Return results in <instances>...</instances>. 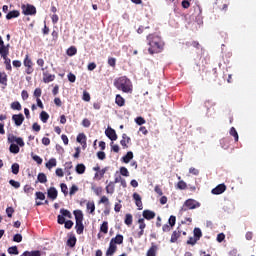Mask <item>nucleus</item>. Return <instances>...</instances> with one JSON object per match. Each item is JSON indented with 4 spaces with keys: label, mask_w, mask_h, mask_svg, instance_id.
<instances>
[{
    "label": "nucleus",
    "mask_w": 256,
    "mask_h": 256,
    "mask_svg": "<svg viewBox=\"0 0 256 256\" xmlns=\"http://www.w3.org/2000/svg\"><path fill=\"white\" fill-rule=\"evenodd\" d=\"M19 15H21V12H19L18 10H13L10 11L7 15H6V19L9 21L11 19H17V17H19Z\"/></svg>",
    "instance_id": "obj_22"
},
{
    "label": "nucleus",
    "mask_w": 256,
    "mask_h": 256,
    "mask_svg": "<svg viewBox=\"0 0 256 256\" xmlns=\"http://www.w3.org/2000/svg\"><path fill=\"white\" fill-rule=\"evenodd\" d=\"M225 191H227V186L225 184H219L212 189L211 193L212 195H222V193H225Z\"/></svg>",
    "instance_id": "obj_9"
},
{
    "label": "nucleus",
    "mask_w": 256,
    "mask_h": 256,
    "mask_svg": "<svg viewBox=\"0 0 256 256\" xmlns=\"http://www.w3.org/2000/svg\"><path fill=\"white\" fill-rule=\"evenodd\" d=\"M177 189H180L181 191H184L185 189H187V183L183 180H180L177 183Z\"/></svg>",
    "instance_id": "obj_43"
},
{
    "label": "nucleus",
    "mask_w": 256,
    "mask_h": 256,
    "mask_svg": "<svg viewBox=\"0 0 256 256\" xmlns=\"http://www.w3.org/2000/svg\"><path fill=\"white\" fill-rule=\"evenodd\" d=\"M124 223H125V225H128V227H131V225H133V215L126 214Z\"/></svg>",
    "instance_id": "obj_32"
},
{
    "label": "nucleus",
    "mask_w": 256,
    "mask_h": 256,
    "mask_svg": "<svg viewBox=\"0 0 256 256\" xmlns=\"http://www.w3.org/2000/svg\"><path fill=\"white\" fill-rule=\"evenodd\" d=\"M106 137L110 139V141H117V132L113 128H107L105 131Z\"/></svg>",
    "instance_id": "obj_10"
},
{
    "label": "nucleus",
    "mask_w": 256,
    "mask_h": 256,
    "mask_svg": "<svg viewBox=\"0 0 256 256\" xmlns=\"http://www.w3.org/2000/svg\"><path fill=\"white\" fill-rule=\"evenodd\" d=\"M147 44L149 45L148 53L150 55H155L157 53H162L165 49V42L157 34H149L147 36Z\"/></svg>",
    "instance_id": "obj_1"
},
{
    "label": "nucleus",
    "mask_w": 256,
    "mask_h": 256,
    "mask_svg": "<svg viewBox=\"0 0 256 256\" xmlns=\"http://www.w3.org/2000/svg\"><path fill=\"white\" fill-rule=\"evenodd\" d=\"M42 75H43V83H51L55 81V75L49 73V70H47V66L45 68H41Z\"/></svg>",
    "instance_id": "obj_5"
},
{
    "label": "nucleus",
    "mask_w": 256,
    "mask_h": 256,
    "mask_svg": "<svg viewBox=\"0 0 256 256\" xmlns=\"http://www.w3.org/2000/svg\"><path fill=\"white\" fill-rule=\"evenodd\" d=\"M13 175H19V164L14 163L11 166Z\"/></svg>",
    "instance_id": "obj_51"
},
{
    "label": "nucleus",
    "mask_w": 256,
    "mask_h": 256,
    "mask_svg": "<svg viewBox=\"0 0 256 256\" xmlns=\"http://www.w3.org/2000/svg\"><path fill=\"white\" fill-rule=\"evenodd\" d=\"M86 139H87V136H85V134L84 133H80V134H78V136H77V138H76V141L78 142V143H81V144H86L87 142H86Z\"/></svg>",
    "instance_id": "obj_36"
},
{
    "label": "nucleus",
    "mask_w": 256,
    "mask_h": 256,
    "mask_svg": "<svg viewBox=\"0 0 256 256\" xmlns=\"http://www.w3.org/2000/svg\"><path fill=\"white\" fill-rule=\"evenodd\" d=\"M76 243H77V238L75 236H73L67 240L68 247H74L76 245Z\"/></svg>",
    "instance_id": "obj_44"
},
{
    "label": "nucleus",
    "mask_w": 256,
    "mask_h": 256,
    "mask_svg": "<svg viewBox=\"0 0 256 256\" xmlns=\"http://www.w3.org/2000/svg\"><path fill=\"white\" fill-rule=\"evenodd\" d=\"M155 212L151 210H144L142 212L143 219H146L147 221H151V219H155Z\"/></svg>",
    "instance_id": "obj_14"
},
{
    "label": "nucleus",
    "mask_w": 256,
    "mask_h": 256,
    "mask_svg": "<svg viewBox=\"0 0 256 256\" xmlns=\"http://www.w3.org/2000/svg\"><path fill=\"white\" fill-rule=\"evenodd\" d=\"M33 191H35V188H33L31 185L26 184L24 186V193H27L28 195H33Z\"/></svg>",
    "instance_id": "obj_40"
},
{
    "label": "nucleus",
    "mask_w": 256,
    "mask_h": 256,
    "mask_svg": "<svg viewBox=\"0 0 256 256\" xmlns=\"http://www.w3.org/2000/svg\"><path fill=\"white\" fill-rule=\"evenodd\" d=\"M21 9L23 15H37V8L31 4H23Z\"/></svg>",
    "instance_id": "obj_4"
},
{
    "label": "nucleus",
    "mask_w": 256,
    "mask_h": 256,
    "mask_svg": "<svg viewBox=\"0 0 256 256\" xmlns=\"http://www.w3.org/2000/svg\"><path fill=\"white\" fill-rule=\"evenodd\" d=\"M129 143H131V138L127 136V134H123L120 145L123 147V149H129Z\"/></svg>",
    "instance_id": "obj_12"
},
{
    "label": "nucleus",
    "mask_w": 256,
    "mask_h": 256,
    "mask_svg": "<svg viewBox=\"0 0 256 256\" xmlns=\"http://www.w3.org/2000/svg\"><path fill=\"white\" fill-rule=\"evenodd\" d=\"M86 209L90 215H95V202L88 201L86 204Z\"/></svg>",
    "instance_id": "obj_19"
},
{
    "label": "nucleus",
    "mask_w": 256,
    "mask_h": 256,
    "mask_svg": "<svg viewBox=\"0 0 256 256\" xmlns=\"http://www.w3.org/2000/svg\"><path fill=\"white\" fill-rule=\"evenodd\" d=\"M36 199H39L40 201H45V193L36 192Z\"/></svg>",
    "instance_id": "obj_63"
},
{
    "label": "nucleus",
    "mask_w": 256,
    "mask_h": 256,
    "mask_svg": "<svg viewBox=\"0 0 256 256\" xmlns=\"http://www.w3.org/2000/svg\"><path fill=\"white\" fill-rule=\"evenodd\" d=\"M197 241H199L197 238L195 237H189V239L187 240V245H197Z\"/></svg>",
    "instance_id": "obj_52"
},
{
    "label": "nucleus",
    "mask_w": 256,
    "mask_h": 256,
    "mask_svg": "<svg viewBox=\"0 0 256 256\" xmlns=\"http://www.w3.org/2000/svg\"><path fill=\"white\" fill-rule=\"evenodd\" d=\"M75 229L78 235H83V231L85 230V226L83 225V222H76Z\"/></svg>",
    "instance_id": "obj_25"
},
{
    "label": "nucleus",
    "mask_w": 256,
    "mask_h": 256,
    "mask_svg": "<svg viewBox=\"0 0 256 256\" xmlns=\"http://www.w3.org/2000/svg\"><path fill=\"white\" fill-rule=\"evenodd\" d=\"M33 161H36L38 165H41L43 163V158H40L38 155L32 154Z\"/></svg>",
    "instance_id": "obj_62"
},
{
    "label": "nucleus",
    "mask_w": 256,
    "mask_h": 256,
    "mask_svg": "<svg viewBox=\"0 0 256 256\" xmlns=\"http://www.w3.org/2000/svg\"><path fill=\"white\" fill-rule=\"evenodd\" d=\"M68 57H73V55H77V48L75 46H71L66 51Z\"/></svg>",
    "instance_id": "obj_34"
},
{
    "label": "nucleus",
    "mask_w": 256,
    "mask_h": 256,
    "mask_svg": "<svg viewBox=\"0 0 256 256\" xmlns=\"http://www.w3.org/2000/svg\"><path fill=\"white\" fill-rule=\"evenodd\" d=\"M92 190L94 191L95 195L98 197L103 193V188L102 187H92Z\"/></svg>",
    "instance_id": "obj_57"
},
{
    "label": "nucleus",
    "mask_w": 256,
    "mask_h": 256,
    "mask_svg": "<svg viewBox=\"0 0 256 256\" xmlns=\"http://www.w3.org/2000/svg\"><path fill=\"white\" fill-rule=\"evenodd\" d=\"M105 189L108 195H113V193H115V182L110 181L108 185L105 187Z\"/></svg>",
    "instance_id": "obj_21"
},
{
    "label": "nucleus",
    "mask_w": 256,
    "mask_h": 256,
    "mask_svg": "<svg viewBox=\"0 0 256 256\" xmlns=\"http://www.w3.org/2000/svg\"><path fill=\"white\" fill-rule=\"evenodd\" d=\"M115 253H117V245L110 242L109 247L106 251V256H113V255H115Z\"/></svg>",
    "instance_id": "obj_16"
},
{
    "label": "nucleus",
    "mask_w": 256,
    "mask_h": 256,
    "mask_svg": "<svg viewBox=\"0 0 256 256\" xmlns=\"http://www.w3.org/2000/svg\"><path fill=\"white\" fill-rule=\"evenodd\" d=\"M10 107L13 109V111H21L22 109L21 103L19 101L12 102Z\"/></svg>",
    "instance_id": "obj_33"
},
{
    "label": "nucleus",
    "mask_w": 256,
    "mask_h": 256,
    "mask_svg": "<svg viewBox=\"0 0 256 256\" xmlns=\"http://www.w3.org/2000/svg\"><path fill=\"white\" fill-rule=\"evenodd\" d=\"M115 103L118 107H125V98L121 94H117L115 98Z\"/></svg>",
    "instance_id": "obj_23"
},
{
    "label": "nucleus",
    "mask_w": 256,
    "mask_h": 256,
    "mask_svg": "<svg viewBox=\"0 0 256 256\" xmlns=\"http://www.w3.org/2000/svg\"><path fill=\"white\" fill-rule=\"evenodd\" d=\"M47 195H48V199H51L52 201H55V199H57V189L55 187H50L47 190Z\"/></svg>",
    "instance_id": "obj_13"
},
{
    "label": "nucleus",
    "mask_w": 256,
    "mask_h": 256,
    "mask_svg": "<svg viewBox=\"0 0 256 256\" xmlns=\"http://www.w3.org/2000/svg\"><path fill=\"white\" fill-rule=\"evenodd\" d=\"M73 225H74V223L71 220L64 222L65 229H72Z\"/></svg>",
    "instance_id": "obj_64"
},
{
    "label": "nucleus",
    "mask_w": 256,
    "mask_h": 256,
    "mask_svg": "<svg viewBox=\"0 0 256 256\" xmlns=\"http://www.w3.org/2000/svg\"><path fill=\"white\" fill-rule=\"evenodd\" d=\"M46 169H49V171H51V169L53 167H57V159L55 158H51L46 164H45Z\"/></svg>",
    "instance_id": "obj_24"
},
{
    "label": "nucleus",
    "mask_w": 256,
    "mask_h": 256,
    "mask_svg": "<svg viewBox=\"0 0 256 256\" xmlns=\"http://www.w3.org/2000/svg\"><path fill=\"white\" fill-rule=\"evenodd\" d=\"M4 64H5L6 70L11 71V69H12L11 59H9L7 56H6V58H4Z\"/></svg>",
    "instance_id": "obj_50"
},
{
    "label": "nucleus",
    "mask_w": 256,
    "mask_h": 256,
    "mask_svg": "<svg viewBox=\"0 0 256 256\" xmlns=\"http://www.w3.org/2000/svg\"><path fill=\"white\" fill-rule=\"evenodd\" d=\"M108 65L115 69V66L117 65V59L114 57H109L108 58Z\"/></svg>",
    "instance_id": "obj_48"
},
{
    "label": "nucleus",
    "mask_w": 256,
    "mask_h": 256,
    "mask_svg": "<svg viewBox=\"0 0 256 256\" xmlns=\"http://www.w3.org/2000/svg\"><path fill=\"white\" fill-rule=\"evenodd\" d=\"M168 223L170 225V227H175V223H177V217L175 216H170Z\"/></svg>",
    "instance_id": "obj_53"
},
{
    "label": "nucleus",
    "mask_w": 256,
    "mask_h": 256,
    "mask_svg": "<svg viewBox=\"0 0 256 256\" xmlns=\"http://www.w3.org/2000/svg\"><path fill=\"white\" fill-rule=\"evenodd\" d=\"M230 135L232 137H234V141H239V133H237V130L235 129V127H231L230 128Z\"/></svg>",
    "instance_id": "obj_39"
},
{
    "label": "nucleus",
    "mask_w": 256,
    "mask_h": 256,
    "mask_svg": "<svg viewBox=\"0 0 256 256\" xmlns=\"http://www.w3.org/2000/svg\"><path fill=\"white\" fill-rule=\"evenodd\" d=\"M133 199L135 201L136 207H138L139 211L143 210V201L141 200V195L139 193L135 192L133 194Z\"/></svg>",
    "instance_id": "obj_11"
},
{
    "label": "nucleus",
    "mask_w": 256,
    "mask_h": 256,
    "mask_svg": "<svg viewBox=\"0 0 256 256\" xmlns=\"http://www.w3.org/2000/svg\"><path fill=\"white\" fill-rule=\"evenodd\" d=\"M114 87L118 89V91H122L123 93H132L133 92V83L131 80L127 78V76H121L114 81Z\"/></svg>",
    "instance_id": "obj_2"
},
{
    "label": "nucleus",
    "mask_w": 256,
    "mask_h": 256,
    "mask_svg": "<svg viewBox=\"0 0 256 256\" xmlns=\"http://www.w3.org/2000/svg\"><path fill=\"white\" fill-rule=\"evenodd\" d=\"M157 245L152 244V246L148 249L146 256H157Z\"/></svg>",
    "instance_id": "obj_27"
},
{
    "label": "nucleus",
    "mask_w": 256,
    "mask_h": 256,
    "mask_svg": "<svg viewBox=\"0 0 256 256\" xmlns=\"http://www.w3.org/2000/svg\"><path fill=\"white\" fill-rule=\"evenodd\" d=\"M37 179L39 183H47V176L45 173H39Z\"/></svg>",
    "instance_id": "obj_45"
},
{
    "label": "nucleus",
    "mask_w": 256,
    "mask_h": 256,
    "mask_svg": "<svg viewBox=\"0 0 256 256\" xmlns=\"http://www.w3.org/2000/svg\"><path fill=\"white\" fill-rule=\"evenodd\" d=\"M120 174L123 177H129V170L125 167H120Z\"/></svg>",
    "instance_id": "obj_56"
},
{
    "label": "nucleus",
    "mask_w": 256,
    "mask_h": 256,
    "mask_svg": "<svg viewBox=\"0 0 256 256\" xmlns=\"http://www.w3.org/2000/svg\"><path fill=\"white\" fill-rule=\"evenodd\" d=\"M97 157H98V159H100V161H105L107 155L105 154V152L99 151V152H97Z\"/></svg>",
    "instance_id": "obj_60"
},
{
    "label": "nucleus",
    "mask_w": 256,
    "mask_h": 256,
    "mask_svg": "<svg viewBox=\"0 0 256 256\" xmlns=\"http://www.w3.org/2000/svg\"><path fill=\"white\" fill-rule=\"evenodd\" d=\"M76 223H83V211L81 210H74L73 211Z\"/></svg>",
    "instance_id": "obj_20"
},
{
    "label": "nucleus",
    "mask_w": 256,
    "mask_h": 256,
    "mask_svg": "<svg viewBox=\"0 0 256 256\" xmlns=\"http://www.w3.org/2000/svg\"><path fill=\"white\" fill-rule=\"evenodd\" d=\"M0 83L7 85V74L5 72H0Z\"/></svg>",
    "instance_id": "obj_42"
},
{
    "label": "nucleus",
    "mask_w": 256,
    "mask_h": 256,
    "mask_svg": "<svg viewBox=\"0 0 256 256\" xmlns=\"http://www.w3.org/2000/svg\"><path fill=\"white\" fill-rule=\"evenodd\" d=\"M122 159L125 163H129L131 159H133V153L131 151L127 152V154L123 156Z\"/></svg>",
    "instance_id": "obj_41"
},
{
    "label": "nucleus",
    "mask_w": 256,
    "mask_h": 256,
    "mask_svg": "<svg viewBox=\"0 0 256 256\" xmlns=\"http://www.w3.org/2000/svg\"><path fill=\"white\" fill-rule=\"evenodd\" d=\"M138 225L140 230L145 231V227H147V224H145V218H139L138 219Z\"/></svg>",
    "instance_id": "obj_47"
},
{
    "label": "nucleus",
    "mask_w": 256,
    "mask_h": 256,
    "mask_svg": "<svg viewBox=\"0 0 256 256\" xmlns=\"http://www.w3.org/2000/svg\"><path fill=\"white\" fill-rule=\"evenodd\" d=\"M60 188H61L62 193H63L65 196L69 195V188L67 187V184L61 183V184H60Z\"/></svg>",
    "instance_id": "obj_49"
},
{
    "label": "nucleus",
    "mask_w": 256,
    "mask_h": 256,
    "mask_svg": "<svg viewBox=\"0 0 256 256\" xmlns=\"http://www.w3.org/2000/svg\"><path fill=\"white\" fill-rule=\"evenodd\" d=\"M186 47H194L195 49H200L201 44L199 42L192 40L185 43Z\"/></svg>",
    "instance_id": "obj_31"
},
{
    "label": "nucleus",
    "mask_w": 256,
    "mask_h": 256,
    "mask_svg": "<svg viewBox=\"0 0 256 256\" xmlns=\"http://www.w3.org/2000/svg\"><path fill=\"white\" fill-rule=\"evenodd\" d=\"M8 143H11V145L16 143L19 147H25V141H23V138L17 137L13 134L8 135Z\"/></svg>",
    "instance_id": "obj_6"
},
{
    "label": "nucleus",
    "mask_w": 256,
    "mask_h": 256,
    "mask_svg": "<svg viewBox=\"0 0 256 256\" xmlns=\"http://www.w3.org/2000/svg\"><path fill=\"white\" fill-rule=\"evenodd\" d=\"M194 237L199 241L203 237V232H201V228H194Z\"/></svg>",
    "instance_id": "obj_35"
},
{
    "label": "nucleus",
    "mask_w": 256,
    "mask_h": 256,
    "mask_svg": "<svg viewBox=\"0 0 256 256\" xmlns=\"http://www.w3.org/2000/svg\"><path fill=\"white\" fill-rule=\"evenodd\" d=\"M23 65L25 67L26 75H33V71H35V68H33V60H31L29 54L25 55Z\"/></svg>",
    "instance_id": "obj_3"
},
{
    "label": "nucleus",
    "mask_w": 256,
    "mask_h": 256,
    "mask_svg": "<svg viewBox=\"0 0 256 256\" xmlns=\"http://www.w3.org/2000/svg\"><path fill=\"white\" fill-rule=\"evenodd\" d=\"M9 184H10L12 187H14V189H19V187H21V183L15 181V180H10V181H9Z\"/></svg>",
    "instance_id": "obj_58"
},
{
    "label": "nucleus",
    "mask_w": 256,
    "mask_h": 256,
    "mask_svg": "<svg viewBox=\"0 0 256 256\" xmlns=\"http://www.w3.org/2000/svg\"><path fill=\"white\" fill-rule=\"evenodd\" d=\"M184 207H186L184 211H187V209H197L198 207H201V204L194 199H188L184 202Z\"/></svg>",
    "instance_id": "obj_7"
},
{
    "label": "nucleus",
    "mask_w": 256,
    "mask_h": 256,
    "mask_svg": "<svg viewBox=\"0 0 256 256\" xmlns=\"http://www.w3.org/2000/svg\"><path fill=\"white\" fill-rule=\"evenodd\" d=\"M98 203L99 205H109V198L107 196H102Z\"/></svg>",
    "instance_id": "obj_55"
},
{
    "label": "nucleus",
    "mask_w": 256,
    "mask_h": 256,
    "mask_svg": "<svg viewBox=\"0 0 256 256\" xmlns=\"http://www.w3.org/2000/svg\"><path fill=\"white\" fill-rule=\"evenodd\" d=\"M42 93H43V92H42L41 88H36V89L34 90V97H36V99H40Z\"/></svg>",
    "instance_id": "obj_61"
},
{
    "label": "nucleus",
    "mask_w": 256,
    "mask_h": 256,
    "mask_svg": "<svg viewBox=\"0 0 256 256\" xmlns=\"http://www.w3.org/2000/svg\"><path fill=\"white\" fill-rule=\"evenodd\" d=\"M40 120L42 123H47V121H49V114L46 111H42L40 113Z\"/></svg>",
    "instance_id": "obj_38"
},
{
    "label": "nucleus",
    "mask_w": 256,
    "mask_h": 256,
    "mask_svg": "<svg viewBox=\"0 0 256 256\" xmlns=\"http://www.w3.org/2000/svg\"><path fill=\"white\" fill-rule=\"evenodd\" d=\"M0 55L2 59H7V57L9 56V44L0 46Z\"/></svg>",
    "instance_id": "obj_15"
},
{
    "label": "nucleus",
    "mask_w": 256,
    "mask_h": 256,
    "mask_svg": "<svg viewBox=\"0 0 256 256\" xmlns=\"http://www.w3.org/2000/svg\"><path fill=\"white\" fill-rule=\"evenodd\" d=\"M123 235L121 234H117L115 238H112L110 240V243L114 244V245H123Z\"/></svg>",
    "instance_id": "obj_18"
},
{
    "label": "nucleus",
    "mask_w": 256,
    "mask_h": 256,
    "mask_svg": "<svg viewBox=\"0 0 256 256\" xmlns=\"http://www.w3.org/2000/svg\"><path fill=\"white\" fill-rule=\"evenodd\" d=\"M12 121L15 123L16 127H21L23 121H25V116L22 113L12 115Z\"/></svg>",
    "instance_id": "obj_8"
},
{
    "label": "nucleus",
    "mask_w": 256,
    "mask_h": 256,
    "mask_svg": "<svg viewBox=\"0 0 256 256\" xmlns=\"http://www.w3.org/2000/svg\"><path fill=\"white\" fill-rule=\"evenodd\" d=\"M9 255H17L19 253V249L17 246H12L8 248Z\"/></svg>",
    "instance_id": "obj_46"
},
{
    "label": "nucleus",
    "mask_w": 256,
    "mask_h": 256,
    "mask_svg": "<svg viewBox=\"0 0 256 256\" xmlns=\"http://www.w3.org/2000/svg\"><path fill=\"white\" fill-rule=\"evenodd\" d=\"M21 256H41V251L39 250L25 251Z\"/></svg>",
    "instance_id": "obj_29"
},
{
    "label": "nucleus",
    "mask_w": 256,
    "mask_h": 256,
    "mask_svg": "<svg viewBox=\"0 0 256 256\" xmlns=\"http://www.w3.org/2000/svg\"><path fill=\"white\" fill-rule=\"evenodd\" d=\"M85 164H78L76 166V173H78V175H83V173H85Z\"/></svg>",
    "instance_id": "obj_37"
},
{
    "label": "nucleus",
    "mask_w": 256,
    "mask_h": 256,
    "mask_svg": "<svg viewBox=\"0 0 256 256\" xmlns=\"http://www.w3.org/2000/svg\"><path fill=\"white\" fill-rule=\"evenodd\" d=\"M60 214L62 217H67L68 219H73V215L71 214V211L61 208L60 209Z\"/></svg>",
    "instance_id": "obj_28"
},
{
    "label": "nucleus",
    "mask_w": 256,
    "mask_h": 256,
    "mask_svg": "<svg viewBox=\"0 0 256 256\" xmlns=\"http://www.w3.org/2000/svg\"><path fill=\"white\" fill-rule=\"evenodd\" d=\"M101 233H104V235H107L109 233V222L104 221L100 226Z\"/></svg>",
    "instance_id": "obj_26"
},
{
    "label": "nucleus",
    "mask_w": 256,
    "mask_h": 256,
    "mask_svg": "<svg viewBox=\"0 0 256 256\" xmlns=\"http://www.w3.org/2000/svg\"><path fill=\"white\" fill-rule=\"evenodd\" d=\"M181 237V230L177 228V230L173 231L170 239V243H177V240Z\"/></svg>",
    "instance_id": "obj_17"
},
{
    "label": "nucleus",
    "mask_w": 256,
    "mask_h": 256,
    "mask_svg": "<svg viewBox=\"0 0 256 256\" xmlns=\"http://www.w3.org/2000/svg\"><path fill=\"white\" fill-rule=\"evenodd\" d=\"M105 173H107V168H103L102 170L97 172L95 174V177H100V179H103V177L105 176Z\"/></svg>",
    "instance_id": "obj_54"
},
{
    "label": "nucleus",
    "mask_w": 256,
    "mask_h": 256,
    "mask_svg": "<svg viewBox=\"0 0 256 256\" xmlns=\"http://www.w3.org/2000/svg\"><path fill=\"white\" fill-rule=\"evenodd\" d=\"M13 241L15 243H21V241H23V236L21 234H15L13 237Z\"/></svg>",
    "instance_id": "obj_59"
},
{
    "label": "nucleus",
    "mask_w": 256,
    "mask_h": 256,
    "mask_svg": "<svg viewBox=\"0 0 256 256\" xmlns=\"http://www.w3.org/2000/svg\"><path fill=\"white\" fill-rule=\"evenodd\" d=\"M10 153H13L14 155H17L21 149L19 148V144H11L9 147Z\"/></svg>",
    "instance_id": "obj_30"
}]
</instances>
